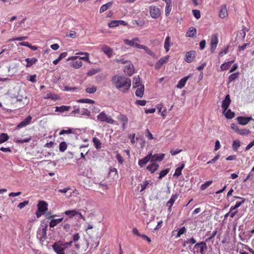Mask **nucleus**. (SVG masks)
Returning a JSON list of instances; mask_svg holds the SVG:
<instances>
[{
  "mask_svg": "<svg viewBox=\"0 0 254 254\" xmlns=\"http://www.w3.org/2000/svg\"><path fill=\"white\" fill-rule=\"evenodd\" d=\"M112 82L119 91L126 92L131 86V80L128 77L121 75H115L112 77Z\"/></svg>",
  "mask_w": 254,
  "mask_h": 254,
  "instance_id": "obj_1",
  "label": "nucleus"
},
{
  "mask_svg": "<svg viewBox=\"0 0 254 254\" xmlns=\"http://www.w3.org/2000/svg\"><path fill=\"white\" fill-rule=\"evenodd\" d=\"M194 249H196V251H193L194 254H205L204 252L207 249L206 242H201L195 244L193 247Z\"/></svg>",
  "mask_w": 254,
  "mask_h": 254,
  "instance_id": "obj_2",
  "label": "nucleus"
},
{
  "mask_svg": "<svg viewBox=\"0 0 254 254\" xmlns=\"http://www.w3.org/2000/svg\"><path fill=\"white\" fill-rule=\"evenodd\" d=\"M149 13L153 19H157L161 15V9L155 5H150L149 7Z\"/></svg>",
  "mask_w": 254,
  "mask_h": 254,
  "instance_id": "obj_3",
  "label": "nucleus"
},
{
  "mask_svg": "<svg viewBox=\"0 0 254 254\" xmlns=\"http://www.w3.org/2000/svg\"><path fill=\"white\" fill-rule=\"evenodd\" d=\"M65 243H61L60 242L55 243L53 246V249L57 254H64Z\"/></svg>",
  "mask_w": 254,
  "mask_h": 254,
  "instance_id": "obj_4",
  "label": "nucleus"
},
{
  "mask_svg": "<svg viewBox=\"0 0 254 254\" xmlns=\"http://www.w3.org/2000/svg\"><path fill=\"white\" fill-rule=\"evenodd\" d=\"M97 119L101 122H105L111 124H113L115 123V120L111 117L106 115L104 112H101V113L97 116Z\"/></svg>",
  "mask_w": 254,
  "mask_h": 254,
  "instance_id": "obj_5",
  "label": "nucleus"
},
{
  "mask_svg": "<svg viewBox=\"0 0 254 254\" xmlns=\"http://www.w3.org/2000/svg\"><path fill=\"white\" fill-rule=\"evenodd\" d=\"M139 39L138 38H133L132 40H129L128 39H125L124 42L127 45L129 46L130 47H135L137 49H140L142 47V45L137 44L135 43L136 41H139Z\"/></svg>",
  "mask_w": 254,
  "mask_h": 254,
  "instance_id": "obj_6",
  "label": "nucleus"
},
{
  "mask_svg": "<svg viewBox=\"0 0 254 254\" xmlns=\"http://www.w3.org/2000/svg\"><path fill=\"white\" fill-rule=\"evenodd\" d=\"M218 43V38L216 34H213L211 38L210 42V52L213 53Z\"/></svg>",
  "mask_w": 254,
  "mask_h": 254,
  "instance_id": "obj_7",
  "label": "nucleus"
},
{
  "mask_svg": "<svg viewBox=\"0 0 254 254\" xmlns=\"http://www.w3.org/2000/svg\"><path fill=\"white\" fill-rule=\"evenodd\" d=\"M72 111H79V108L77 107L76 106H73ZM72 107L70 106H62L60 107H56L55 111H68L69 110H71Z\"/></svg>",
  "mask_w": 254,
  "mask_h": 254,
  "instance_id": "obj_8",
  "label": "nucleus"
},
{
  "mask_svg": "<svg viewBox=\"0 0 254 254\" xmlns=\"http://www.w3.org/2000/svg\"><path fill=\"white\" fill-rule=\"evenodd\" d=\"M231 103V100L229 94L225 96L224 100L222 102V108L223 111H231L230 109H228L229 105Z\"/></svg>",
  "mask_w": 254,
  "mask_h": 254,
  "instance_id": "obj_9",
  "label": "nucleus"
},
{
  "mask_svg": "<svg viewBox=\"0 0 254 254\" xmlns=\"http://www.w3.org/2000/svg\"><path fill=\"white\" fill-rule=\"evenodd\" d=\"M32 119L31 116H27L23 121L17 125L16 128L19 129L29 125L31 123Z\"/></svg>",
  "mask_w": 254,
  "mask_h": 254,
  "instance_id": "obj_10",
  "label": "nucleus"
},
{
  "mask_svg": "<svg viewBox=\"0 0 254 254\" xmlns=\"http://www.w3.org/2000/svg\"><path fill=\"white\" fill-rule=\"evenodd\" d=\"M169 57L170 56L167 55L161 58L156 63L155 65V69H159L164 64L166 63L168 61Z\"/></svg>",
  "mask_w": 254,
  "mask_h": 254,
  "instance_id": "obj_11",
  "label": "nucleus"
},
{
  "mask_svg": "<svg viewBox=\"0 0 254 254\" xmlns=\"http://www.w3.org/2000/svg\"><path fill=\"white\" fill-rule=\"evenodd\" d=\"M127 24V23L122 20H112L108 23V26L110 28H114L115 27H117L119 25H124L126 26Z\"/></svg>",
  "mask_w": 254,
  "mask_h": 254,
  "instance_id": "obj_12",
  "label": "nucleus"
},
{
  "mask_svg": "<svg viewBox=\"0 0 254 254\" xmlns=\"http://www.w3.org/2000/svg\"><path fill=\"white\" fill-rule=\"evenodd\" d=\"M150 164L148 165L146 169L150 172L151 174H153L159 168V165L157 162H150Z\"/></svg>",
  "mask_w": 254,
  "mask_h": 254,
  "instance_id": "obj_13",
  "label": "nucleus"
},
{
  "mask_svg": "<svg viewBox=\"0 0 254 254\" xmlns=\"http://www.w3.org/2000/svg\"><path fill=\"white\" fill-rule=\"evenodd\" d=\"M72 241L65 243V248L64 250V254H75L74 250L71 248Z\"/></svg>",
  "mask_w": 254,
  "mask_h": 254,
  "instance_id": "obj_14",
  "label": "nucleus"
},
{
  "mask_svg": "<svg viewBox=\"0 0 254 254\" xmlns=\"http://www.w3.org/2000/svg\"><path fill=\"white\" fill-rule=\"evenodd\" d=\"M124 72L129 76L132 75L134 73L133 65L130 61H128V64L127 65L124 69Z\"/></svg>",
  "mask_w": 254,
  "mask_h": 254,
  "instance_id": "obj_15",
  "label": "nucleus"
},
{
  "mask_svg": "<svg viewBox=\"0 0 254 254\" xmlns=\"http://www.w3.org/2000/svg\"><path fill=\"white\" fill-rule=\"evenodd\" d=\"M253 120L251 117H238L237 118V121L240 125H246L251 120Z\"/></svg>",
  "mask_w": 254,
  "mask_h": 254,
  "instance_id": "obj_16",
  "label": "nucleus"
},
{
  "mask_svg": "<svg viewBox=\"0 0 254 254\" xmlns=\"http://www.w3.org/2000/svg\"><path fill=\"white\" fill-rule=\"evenodd\" d=\"M151 153H149L143 158L138 161V165L141 167H143L149 161L150 162Z\"/></svg>",
  "mask_w": 254,
  "mask_h": 254,
  "instance_id": "obj_17",
  "label": "nucleus"
},
{
  "mask_svg": "<svg viewBox=\"0 0 254 254\" xmlns=\"http://www.w3.org/2000/svg\"><path fill=\"white\" fill-rule=\"evenodd\" d=\"M165 157V154H154L151 153L150 162H156V161H161L163 160Z\"/></svg>",
  "mask_w": 254,
  "mask_h": 254,
  "instance_id": "obj_18",
  "label": "nucleus"
},
{
  "mask_svg": "<svg viewBox=\"0 0 254 254\" xmlns=\"http://www.w3.org/2000/svg\"><path fill=\"white\" fill-rule=\"evenodd\" d=\"M196 52L190 51L186 53V62L190 63L193 61L195 57Z\"/></svg>",
  "mask_w": 254,
  "mask_h": 254,
  "instance_id": "obj_19",
  "label": "nucleus"
},
{
  "mask_svg": "<svg viewBox=\"0 0 254 254\" xmlns=\"http://www.w3.org/2000/svg\"><path fill=\"white\" fill-rule=\"evenodd\" d=\"M102 51L103 52L108 58H111L113 56V51L112 48L109 46L104 45L102 47Z\"/></svg>",
  "mask_w": 254,
  "mask_h": 254,
  "instance_id": "obj_20",
  "label": "nucleus"
},
{
  "mask_svg": "<svg viewBox=\"0 0 254 254\" xmlns=\"http://www.w3.org/2000/svg\"><path fill=\"white\" fill-rule=\"evenodd\" d=\"M179 194L177 193H175L174 194H173L170 200L167 202V206L169 207L168 210L171 211V207L174 204L175 201L177 200V199L178 198Z\"/></svg>",
  "mask_w": 254,
  "mask_h": 254,
  "instance_id": "obj_21",
  "label": "nucleus"
},
{
  "mask_svg": "<svg viewBox=\"0 0 254 254\" xmlns=\"http://www.w3.org/2000/svg\"><path fill=\"white\" fill-rule=\"evenodd\" d=\"M37 206L39 211L45 212L47 210L48 204L45 201H40L39 202Z\"/></svg>",
  "mask_w": 254,
  "mask_h": 254,
  "instance_id": "obj_22",
  "label": "nucleus"
},
{
  "mask_svg": "<svg viewBox=\"0 0 254 254\" xmlns=\"http://www.w3.org/2000/svg\"><path fill=\"white\" fill-rule=\"evenodd\" d=\"M190 77V75H188L187 76H185L182 78L180 81L178 82L177 85H176V87L179 89H182L183 88L186 83L187 81L188 80V79Z\"/></svg>",
  "mask_w": 254,
  "mask_h": 254,
  "instance_id": "obj_23",
  "label": "nucleus"
},
{
  "mask_svg": "<svg viewBox=\"0 0 254 254\" xmlns=\"http://www.w3.org/2000/svg\"><path fill=\"white\" fill-rule=\"evenodd\" d=\"M25 61L27 63V64H26V66L27 67H31L38 61L37 59L34 57L32 58H27Z\"/></svg>",
  "mask_w": 254,
  "mask_h": 254,
  "instance_id": "obj_24",
  "label": "nucleus"
},
{
  "mask_svg": "<svg viewBox=\"0 0 254 254\" xmlns=\"http://www.w3.org/2000/svg\"><path fill=\"white\" fill-rule=\"evenodd\" d=\"M140 49H143L148 55L151 56L153 58H156V54L153 52H152L148 47L142 45V47Z\"/></svg>",
  "mask_w": 254,
  "mask_h": 254,
  "instance_id": "obj_25",
  "label": "nucleus"
},
{
  "mask_svg": "<svg viewBox=\"0 0 254 254\" xmlns=\"http://www.w3.org/2000/svg\"><path fill=\"white\" fill-rule=\"evenodd\" d=\"M113 5V2L110 1L105 4H103L101 6V7L100 8V13H103L106 11L108 9L112 7Z\"/></svg>",
  "mask_w": 254,
  "mask_h": 254,
  "instance_id": "obj_26",
  "label": "nucleus"
},
{
  "mask_svg": "<svg viewBox=\"0 0 254 254\" xmlns=\"http://www.w3.org/2000/svg\"><path fill=\"white\" fill-rule=\"evenodd\" d=\"M140 79L139 76H134L133 79V88H135L142 85L140 83Z\"/></svg>",
  "mask_w": 254,
  "mask_h": 254,
  "instance_id": "obj_27",
  "label": "nucleus"
},
{
  "mask_svg": "<svg viewBox=\"0 0 254 254\" xmlns=\"http://www.w3.org/2000/svg\"><path fill=\"white\" fill-rule=\"evenodd\" d=\"M185 167V164L182 163L181 164V166L177 168H176L175 170V172L173 175L174 177H179L182 174V171Z\"/></svg>",
  "mask_w": 254,
  "mask_h": 254,
  "instance_id": "obj_28",
  "label": "nucleus"
},
{
  "mask_svg": "<svg viewBox=\"0 0 254 254\" xmlns=\"http://www.w3.org/2000/svg\"><path fill=\"white\" fill-rule=\"evenodd\" d=\"M196 29L193 27L189 28V31L186 33V36L187 37H193L196 35Z\"/></svg>",
  "mask_w": 254,
  "mask_h": 254,
  "instance_id": "obj_29",
  "label": "nucleus"
},
{
  "mask_svg": "<svg viewBox=\"0 0 254 254\" xmlns=\"http://www.w3.org/2000/svg\"><path fill=\"white\" fill-rule=\"evenodd\" d=\"M144 90V85L138 87L135 91V95L138 97L141 98L143 95Z\"/></svg>",
  "mask_w": 254,
  "mask_h": 254,
  "instance_id": "obj_30",
  "label": "nucleus"
},
{
  "mask_svg": "<svg viewBox=\"0 0 254 254\" xmlns=\"http://www.w3.org/2000/svg\"><path fill=\"white\" fill-rule=\"evenodd\" d=\"M92 141L93 142L95 147L97 149H99L101 148L102 143H101L100 140L98 138H97L96 137H93L92 139Z\"/></svg>",
  "mask_w": 254,
  "mask_h": 254,
  "instance_id": "obj_31",
  "label": "nucleus"
},
{
  "mask_svg": "<svg viewBox=\"0 0 254 254\" xmlns=\"http://www.w3.org/2000/svg\"><path fill=\"white\" fill-rule=\"evenodd\" d=\"M234 61H231L222 64L220 66L221 70L223 71L228 69L230 67L231 64L234 63Z\"/></svg>",
  "mask_w": 254,
  "mask_h": 254,
  "instance_id": "obj_32",
  "label": "nucleus"
},
{
  "mask_svg": "<svg viewBox=\"0 0 254 254\" xmlns=\"http://www.w3.org/2000/svg\"><path fill=\"white\" fill-rule=\"evenodd\" d=\"M45 98L46 99H51L53 100H54V101H56L58 99H59L60 97H59V96L57 94H55L54 93H51V92H50V93H48L46 95V97H45Z\"/></svg>",
  "mask_w": 254,
  "mask_h": 254,
  "instance_id": "obj_33",
  "label": "nucleus"
},
{
  "mask_svg": "<svg viewBox=\"0 0 254 254\" xmlns=\"http://www.w3.org/2000/svg\"><path fill=\"white\" fill-rule=\"evenodd\" d=\"M227 10L226 6L222 7L219 12V17L221 18H224L227 15Z\"/></svg>",
  "mask_w": 254,
  "mask_h": 254,
  "instance_id": "obj_34",
  "label": "nucleus"
},
{
  "mask_svg": "<svg viewBox=\"0 0 254 254\" xmlns=\"http://www.w3.org/2000/svg\"><path fill=\"white\" fill-rule=\"evenodd\" d=\"M63 220V218L60 219H53L51 221L49 226L51 228H53L56 226L58 224L60 223Z\"/></svg>",
  "mask_w": 254,
  "mask_h": 254,
  "instance_id": "obj_35",
  "label": "nucleus"
},
{
  "mask_svg": "<svg viewBox=\"0 0 254 254\" xmlns=\"http://www.w3.org/2000/svg\"><path fill=\"white\" fill-rule=\"evenodd\" d=\"M164 48L166 52H168L170 50V37L167 36L164 42Z\"/></svg>",
  "mask_w": 254,
  "mask_h": 254,
  "instance_id": "obj_36",
  "label": "nucleus"
},
{
  "mask_svg": "<svg viewBox=\"0 0 254 254\" xmlns=\"http://www.w3.org/2000/svg\"><path fill=\"white\" fill-rule=\"evenodd\" d=\"M239 75V72H235L230 75L228 78V83L232 82L237 79Z\"/></svg>",
  "mask_w": 254,
  "mask_h": 254,
  "instance_id": "obj_37",
  "label": "nucleus"
},
{
  "mask_svg": "<svg viewBox=\"0 0 254 254\" xmlns=\"http://www.w3.org/2000/svg\"><path fill=\"white\" fill-rule=\"evenodd\" d=\"M20 45L27 47L29 48L30 49L36 51L37 50V47L35 46H32L30 45L28 42H22L19 43Z\"/></svg>",
  "mask_w": 254,
  "mask_h": 254,
  "instance_id": "obj_38",
  "label": "nucleus"
},
{
  "mask_svg": "<svg viewBox=\"0 0 254 254\" xmlns=\"http://www.w3.org/2000/svg\"><path fill=\"white\" fill-rule=\"evenodd\" d=\"M100 111L99 105L92 104L90 106L88 109H84V111Z\"/></svg>",
  "mask_w": 254,
  "mask_h": 254,
  "instance_id": "obj_39",
  "label": "nucleus"
},
{
  "mask_svg": "<svg viewBox=\"0 0 254 254\" xmlns=\"http://www.w3.org/2000/svg\"><path fill=\"white\" fill-rule=\"evenodd\" d=\"M245 198H242V201L240 202H236V204L234 206H232L230 208V211H232L233 210L236 209L237 208L240 207L243 203H244L245 201Z\"/></svg>",
  "mask_w": 254,
  "mask_h": 254,
  "instance_id": "obj_40",
  "label": "nucleus"
},
{
  "mask_svg": "<svg viewBox=\"0 0 254 254\" xmlns=\"http://www.w3.org/2000/svg\"><path fill=\"white\" fill-rule=\"evenodd\" d=\"M213 183L212 180H210L206 181L204 184H202L200 186V190H204L206 189L208 187H209Z\"/></svg>",
  "mask_w": 254,
  "mask_h": 254,
  "instance_id": "obj_41",
  "label": "nucleus"
},
{
  "mask_svg": "<svg viewBox=\"0 0 254 254\" xmlns=\"http://www.w3.org/2000/svg\"><path fill=\"white\" fill-rule=\"evenodd\" d=\"M82 63L81 60H78L76 61H73L72 63L71 66L75 68H79L82 66Z\"/></svg>",
  "mask_w": 254,
  "mask_h": 254,
  "instance_id": "obj_42",
  "label": "nucleus"
},
{
  "mask_svg": "<svg viewBox=\"0 0 254 254\" xmlns=\"http://www.w3.org/2000/svg\"><path fill=\"white\" fill-rule=\"evenodd\" d=\"M78 211L76 209L66 210L64 212V214L66 215H70V217H73L77 215Z\"/></svg>",
  "mask_w": 254,
  "mask_h": 254,
  "instance_id": "obj_43",
  "label": "nucleus"
},
{
  "mask_svg": "<svg viewBox=\"0 0 254 254\" xmlns=\"http://www.w3.org/2000/svg\"><path fill=\"white\" fill-rule=\"evenodd\" d=\"M163 109V105L162 104H158L156 106V108H152L149 109H145V111H156V110H157L158 111H161Z\"/></svg>",
  "mask_w": 254,
  "mask_h": 254,
  "instance_id": "obj_44",
  "label": "nucleus"
},
{
  "mask_svg": "<svg viewBox=\"0 0 254 254\" xmlns=\"http://www.w3.org/2000/svg\"><path fill=\"white\" fill-rule=\"evenodd\" d=\"M9 139V136L4 133H2L0 135V144L2 143Z\"/></svg>",
  "mask_w": 254,
  "mask_h": 254,
  "instance_id": "obj_45",
  "label": "nucleus"
},
{
  "mask_svg": "<svg viewBox=\"0 0 254 254\" xmlns=\"http://www.w3.org/2000/svg\"><path fill=\"white\" fill-rule=\"evenodd\" d=\"M240 146V141L239 140H234L233 142L232 148L234 151H237Z\"/></svg>",
  "mask_w": 254,
  "mask_h": 254,
  "instance_id": "obj_46",
  "label": "nucleus"
},
{
  "mask_svg": "<svg viewBox=\"0 0 254 254\" xmlns=\"http://www.w3.org/2000/svg\"><path fill=\"white\" fill-rule=\"evenodd\" d=\"M172 7V3L166 4L165 9V15L168 16L169 15Z\"/></svg>",
  "mask_w": 254,
  "mask_h": 254,
  "instance_id": "obj_47",
  "label": "nucleus"
},
{
  "mask_svg": "<svg viewBox=\"0 0 254 254\" xmlns=\"http://www.w3.org/2000/svg\"><path fill=\"white\" fill-rule=\"evenodd\" d=\"M67 144L65 142H62L59 145V150L61 152H63L67 149Z\"/></svg>",
  "mask_w": 254,
  "mask_h": 254,
  "instance_id": "obj_48",
  "label": "nucleus"
},
{
  "mask_svg": "<svg viewBox=\"0 0 254 254\" xmlns=\"http://www.w3.org/2000/svg\"><path fill=\"white\" fill-rule=\"evenodd\" d=\"M169 171L170 169L169 168L161 171L159 173L158 179H161L162 178L165 177L169 172Z\"/></svg>",
  "mask_w": 254,
  "mask_h": 254,
  "instance_id": "obj_49",
  "label": "nucleus"
},
{
  "mask_svg": "<svg viewBox=\"0 0 254 254\" xmlns=\"http://www.w3.org/2000/svg\"><path fill=\"white\" fill-rule=\"evenodd\" d=\"M77 54L85 55V56L80 58L79 60H82L86 62H90L89 61V54L87 53H78Z\"/></svg>",
  "mask_w": 254,
  "mask_h": 254,
  "instance_id": "obj_50",
  "label": "nucleus"
},
{
  "mask_svg": "<svg viewBox=\"0 0 254 254\" xmlns=\"http://www.w3.org/2000/svg\"><path fill=\"white\" fill-rule=\"evenodd\" d=\"M251 131L249 129H240L238 132V134L241 135H248L250 133Z\"/></svg>",
  "mask_w": 254,
  "mask_h": 254,
  "instance_id": "obj_51",
  "label": "nucleus"
},
{
  "mask_svg": "<svg viewBox=\"0 0 254 254\" xmlns=\"http://www.w3.org/2000/svg\"><path fill=\"white\" fill-rule=\"evenodd\" d=\"M31 139H32V138L31 136H30L28 138H25L23 139H17L15 141V142L18 143H24L29 142Z\"/></svg>",
  "mask_w": 254,
  "mask_h": 254,
  "instance_id": "obj_52",
  "label": "nucleus"
},
{
  "mask_svg": "<svg viewBox=\"0 0 254 254\" xmlns=\"http://www.w3.org/2000/svg\"><path fill=\"white\" fill-rule=\"evenodd\" d=\"M99 71L100 69L93 68L88 71V72L87 73V75L89 76H92L99 72Z\"/></svg>",
  "mask_w": 254,
  "mask_h": 254,
  "instance_id": "obj_53",
  "label": "nucleus"
},
{
  "mask_svg": "<svg viewBox=\"0 0 254 254\" xmlns=\"http://www.w3.org/2000/svg\"><path fill=\"white\" fill-rule=\"evenodd\" d=\"M225 117L228 119H231L235 116L234 112H223Z\"/></svg>",
  "mask_w": 254,
  "mask_h": 254,
  "instance_id": "obj_54",
  "label": "nucleus"
},
{
  "mask_svg": "<svg viewBox=\"0 0 254 254\" xmlns=\"http://www.w3.org/2000/svg\"><path fill=\"white\" fill-rule=\"evenodd\" d=\"M97 90V87L93 86L92 87L86 88L85 91L87 93L91 94L95 93Z\"/></svg>",
  "mask_w": 254,
  "mask_h": 254,
  "instance_id": "obj_55",
  "label": "nucleus"
},
{
  "mask_svg": "<svg viewBox=\"0 0 254 254\" xmlns=\"http://www.w3.org/2000/svg\"><path fill=\"white\" fill-rule=\"evenodd\" d=\"M151 181L150 180L145 181L142 184H141L140 185L141 186V189L140 190V192L144 190L149 184Z\"/></svg>",
  "mask_w": 254,
  "mask_h": 254,
  "instance_id": "obj_56",
  "label": "nucleus"
},
{
  "mask_svg": "<svg viewBox=\"0 0 254 254\" xmlns=\"http://www.w3.org/2000/svg\"><path fill=\"white\" fill-rule=\"evenodd\" d=\"M27 79L32 82H36V74H34L33 75H28L27 77Z\"/></svg>",
  "mask_w": 254,
  "mask_h": 254,
  "instance_id": "obj_57",
  "label": "nucleus"
},
{
  "mask_svg": "<svg viewBox=\"0 0 254 254\" xmlns=\"http://www.w3.org/2000/svg\"><path fill=\"white\" fill-rule=\"evenodd\" d=\"M186 232V229L185 226L179 230L177 233L176 237L179 238L182 235L184 234Z\"/></svg>",
  "mask_w": 254,
  "mask_h": 254,
  "instance_id": "obj_58",
  "label": "nucleus"
},
{
  "mask_svg": "<svg viewBox=\"0 0 254 254\" xmlns=\"http://www.w3.org/2000/svg\"><path fill=\"white\" fill-rule=\"evenodd\" d=\"M78 103H94V101L89 99H82L77 101Z\"/></svg>",
  "mask_w": 254,
  "mask_h": 254,
  "instance_id": "obj_59",
  "label": "nucleus"
},
{
  "mask_svg": "<svg viewBox=\"0 0 254 254\" xmlns=\"http://www.w3.org/2000/svg\"><path fill=\"white\" fill-rule=\"evenodd\" d=\"M118 119L123 122V123H127L128 119L127 118L123 115H120V116L118 117Z\"/></svg>",
  "mask_w": 254,
  "mask_h": 254,
  "instance_id": "obj_60",
  "label": "nucleus"
},
{
  "mask_svg": "<svg viewBox=\"0 0 254 254\" xmlns=\"http://www.w3.org/2000/svg\"><path fill=\"white\" fill-rule=\"evenodd\" d=\"M192 14L193 16L197 19H199L200 17V12L199 10L195 9L192 10Z\"/></svg>",
  "mask_w": 254,
  "mask_h": 254,
  "instance_id": "obj_61",
  "label": "nucleus"
},
{
  "mask_svg": "<svg viewBox=\"0 0 254 254\" xmlns=\"http://www.w3.org/2000/svg\"><path fill=\"white\" fill-rule=\"evenodd\" d=\"M78 89L76 87H69L67 86H65L64 87V89H63L64 91H76Z\"/></svg>",
  "mask_w": 254,
  "mask_h": 254,
  "instance_id": "obj_62",
  "label": "nucleus"
},
{
  "mask_svg": "<svg viewBox=\"0 0 254 254\" xmlns=\"http://www.w3.org/2000/svg\"><path fill=\"white\" fill-rule=\"evenodd\" d=\"M116 159H117L118 161L119 162V163L121 164H123V162H124V159H123V157L121 156V155L119 153H117L116 154Z\"/></svg>",
  "mask_w": 254,
  "mask_h": 254,
  "instance_id": "obj_63",
  "label": "nucleus"
},
{
  "mask_svg": "<svg viewBox=\"0 0 254 254\" xmlns=\"http://www.w3.org/2000/svg\"><path fill=\"white\" fill-rule=\"evenodd\" d=\"M231 127L235 132L238 133L240 129L239 128V127L237 125L235 124H232L231 125Z\"/></svg>",
  "mask_w": 254,
  "mask_h": 254,
  "instance_id": "obj_64",
  "label": "nucleus"
}]
</instances>
